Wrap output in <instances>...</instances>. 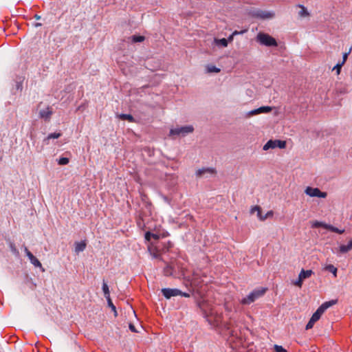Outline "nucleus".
<instances>
[{
  "instance_id": "f257e3e1",
  "label": "nucleus",
  "mask_w": 352,
  "mask_h": 352,
  "mask_svg": "<svg viewBox=\"0 0 352 352\" xmlns=\"http://www.w3.org/2000/svg\"><path fill=\"white\" fill-rule=\"evenodd\" d=\"M198 306L201 309L204 316L210 324L217 327L222 325L221 314L217 313V311L210 302L203 298L198 302Z\"/></svg>"
},
{
  "instance_id": "f03ea898",
  "label": "nucleus",
  "mask_w": 352,
  "mask_h": 352,
  "mask_svg": "<svg viewBox=\"0 0 352 352\" xmlns=\"http://www.w3.org/2000/svg\"><path fill=\"white\" fill-rule=\"evenodd\" d=\"M267 289L264 287H261L253 290L249 295L246 297L243 298L240 300V303L243 305H250L254 302L258 298L262 297L266 292Z\"/></svg>"
},
{
  "instance_id": "7ed1b4c3",
  "label": "nucleus",
  "mask_w": 352,
  "mask_h": 352,
  "mask_svg": "<svg viewBox=\"0 0 352 352\" xmlns=\"http://www.w3.org/2000/svg\"><path fill=\"white\" fill-rule=\"evenodd\" d=\"M256 41L261 45L267 47H276V40L268 34L259 32L256 36Z\"/></svg>"
},
{
  "instance_id": "20e7f679",
  "label": "nucleus",
  "mask_w": 352,
  "mask_h": 352,
  "mask_svg": "<svg viewBox=\"0 0 352 352\" xmlns=\"http://www.w3.org/2000/svg\"><path fill=\"white\" fill-rule=\"evenodd\" d=\"M194 131V128L191 125L177 127L175 129H171L170 130V136H185L188 133H192Z\"/></svg>"
},
{
  "instance_id": "39448f33",
  "label": "nucleus",
  "mask_w": 352,
  "mask_h": 352,
  "mask_svg": "<svg viewBox=\"0 0 352 352\" xmlns=\"http://www.w3.org/2000/svg\"><path fill=\"white\" fill-rule=\"evenodd\" d=\"M336 300H332L330 301H327L322 304L318 309L314 313L311 318H313V320L318 321L323 313L331 306L335 305L336 303Z\"/></svg>"
},
{
  "instance_id": "423d86ee",
  "label": "nucleus",
  "mask_w": 352,
  "mask_h": 352,
  "mask_svg": "<svg viewBox=\"0 0 352 352\" xmlns=\"http://www.w3.org/2000/svg\"><path fill=\"white\" fill-rule=\"evenodd\" d=\"M320 227L340 234H343L344 232V229H339L336 227H334L332 225L327 224L322 221H314L311 222V228H316Z\"/></svg>"
},
{
  "instance_id": "0eeeda50",
  "label": "nucleus",
  "mask_w": 352,
  "mask_h": 352,
  "mask_svg": "<svg viewBox=\"0 0 352 352\" xmlns=\"http://www.w3.org/2000/svg\"><path fill=\"white\" fill-rule=\"evenodd\" d=\"M305 192L311 197L326 198L327 196V192H322L318 188H312L310 186L306 188Z\"/></svg>"
},
{
  "instance_id": "6e6552de",
  "label": "nucleus",
  "mask_w": 352,
  "mask_h": 352,
  "mask_svg": "<svg viewBox=\"0 0 352 352\" xmlns=\"http://www.w3.org/2000/svg\"><path fill=\"white\" fill-rule=\"evenodd\" d=\"M285 148L286 147V142L279 140H269L264 146L263 150L267 151L270 148Z\"/></svg>"
},
{
  "instance_id": "1a4fd4ad",
  "label": "nucleus",
  "mask_w": 352,
  "mask_h": 352,
  "mask_svg": "<svg viewBox=\"0 0 352 352\" xmlns=\"http://www.w3.org/2000/svg\"><path fill=\"white\" fill-rule=\"evenodd\" d=\"M148 250L153 258H159L162 252L161 242L157 241L156 244L153 242L150 243V244L148 245Z\"/></svg>"
},
{
  "instance_id": "9d476101",
  "label": "nucleus",
  "mask_w": 352,
  "mask_h": 352,
  "mask_svg": "<svg viewBox=\"0 0 352 352\" xmlns=\"http://www.w3.org/2000/svg\"><path fill=\"white\" fill-rule=\"evenodd\" d=\"M24 251L26 256L28 257L30 263L36 267H39L41 272H45V269L43 267L41 262L33 255V254L28 249L27 247H24Z\"/></svg>"
},
{
  "instance_id": "9b49d317",
  "label": "nucleus",
  "mask_w": 352,
  "mask_h": 352,
  "mask_svg": "<svg viewBox=\"0 0 352 352\" xmlns=\"http://www.w3.org/2000/svg\"><path fill=\"white\" fill-rule=\"evenodd\" d=\"M162 293L166 298L169 299L173 296H179L181 291L178 289L164 288L162 289Z\"/></svg>"
},
{
  "instance_id": "f8f14e48",
  "label": "nucleus",
  "mask_w": 352,
  "mask_h": 352,
  "mask_svg": "<svg viewBox=\"0 0 352 352\" xmlns=\"http://www.w3.org/2000/svg\"><path fill=\"white\" fill-rule=\"evenodd\" d=\"M254 16L262 19H266L274 18L275 14L274 12L270 11L258 10L254 14Z\"/></svg>"
},
{
  "instance_id": "ddd939ff",
  "label": "nucleus",
  "mask_w": 352,
  "mask_h": 352,
  "mask_svg": "<svg viewBox=\"0 0 352 352\" xmlns=\"http://www.w3.org/2000/svg\"><path fill=\"white\" fill-rule=\"evenodd\" d=\"M352 249V239L349 241L347 245H341L336 250L337 254H345Z\"/></svg>"
},
{
  "instance_id": "4468645a",
  "label": "nucleus",
  "mask_w": 352,
  "mask_h": 352,
  "mask_svg": "<svg viewBox=\"0 0 352 352\" xmlns=\"http://www.w3.org/2000/svg\"><path fill=\"white\" fill-rule=\"evenodd\" d=\"M52 115V108L47 107V108L42 109L39 112L40 118L45 120H49Z\"/></svg>"
},
{
  "instance_id": "2eb2a0df",
  "label": "nucleus",
  "mask_w": 352,
  "mask_h": 352,
  "mask_svg": "<svg viewBox=\"0 0 352 352\" xmlns=\"http://www.w3.org/2000/svg\"><path fill=\"white\" fill-rule=\"evenodd\" d=\"M272 111V107L265 106L254 109L249 112V116H254L263 113H269Z\"/></svg>"
},
{
  "instance_id": "dca6fc26",
  "label": "nucleus",
  "mask_w": 352,
  "mask_h": 352,
  "mask_svg": "<svg viewBox=\"0 0 352 352\" xmlns=\"http://www.w3.org/2000/svg\"><path fill=\"white\" fill-rule=\"evenodd\" d=\"M187 280L190 282L192 287H199L201 283L204 280H199L198 274L194 273L191 278H188Z\"/></svg>"
},
{
  "instance_id": "f3484780",
  "label": "nucleus",
  "mask_w": 352,
  "mask_h": 352,
  "mask_svg": "<svg viewBox=\"0 0 352 352\" xmlns=\"http://www.w3.org/2000/svg\"><path fill=\"white\" fill-rule=\"evenodd\" d=\"M175 269L172 263L166 264V267L163 270L164 276H169L174 274Z\"/></svg>"
},
{
  "instance_id": "a211bd4d",
  "label": "nucleus",
  "mask_w": 352,
  "mask_h": 352,
  "mask_svg": "<svg viewBox=\"0 0 352 352\" xmlns=\"http://www.w3.org/2000/svg\"><path fill=\"white\" fill-rule=\"evenodd\" d=\"M215 173V170L214 168H203L201 169H199L196 172V175L198 177H201L205 173H210V174H214Z\"/></svg>"
},
{
  "instance_id": "6ab92c4d",
  "label": "nucleus",
  "mask_w": 352,
  "mask_h": 352,
  "mask_svg": "<svg viewBox=\"0 0 352 352\" xmlns=\"http://www.w3.org/2000/svg\"><path fill=\"white\" fill-rule=\"evenodd\" d=\"M314 274L313 271L311 270H302L298 275V276L302 279L305 280L306 278H309Z\"/></svg>"
},
{
  "instance_id": "aec40b11",
  "label": "nucleus",
  "mask_w": 352,
  "mask_h": 352,
  "mask_svg": "<svg viewBox=\"0 0 352 352\" xmlns=\"http://www.w3.org/2000/svg\"><path fill=\"white\" fill-rule=\"evenodd\" d=\"M86 248V243L85 241L77 242L75 243V251L78 253L82 252Z\"/></svg>"
},
{
  "instance_id": "412c9836",
  "label": "nucleus",
  "mask_w": 352,
  "mask_h": 352,
  "mask_svg": "<svg viewBox=\"0 0 352 352\" xmlns=\"http://www.w3.org/2000/svg\"><path fill=\"white\" fill-rule=\"evenodd\" d=\"M151 238L154 239L157 242L158 239L160 238V236L157 234H154V233H151L150 232H146L145 234V239L148 241H150Z\"/></svg>"
},
{
  "instance_id": "4be33fe9",
  "label": "nucleus",
  "mask_w": 352,
  "mask_h": 352,
  "mask_svg": "<svg viewBox=\"0 0 352 352\" xmlns=\"http://www.w3.org/2000/svg\"><path fill=\"white\" fill-rule=\"evenodd\" d=\"M298 7L300 8V10L298 12V15L300 17H306L309 15V13L304 6L298 5Z\"/></svg>"
},
{
  "instance_id": "5701e85b",
  "label": "nucleus",
  "mask_w": 352,
  "mask_h": 352,
  "mask_svg": "<svg viewBox=\"0 0 352 352\" xmlns=\"http://www.w3.org/2000/svg\"><path fill=\"white\" fill-rule=\"evenodd\" d=\"M325 270L332 273L334 277L337 276L338 269L333 265L329 264L325 267Z\"/></svg>"
},
{
  "instance_id": "b1692460",
  "label": "nucleus",
  "mask_w": 352,
  "mask_h": 352,
  "mask_svg": "<svg viewBox=\"0 0 352 352\" xmlns=\"http://www.w3.org/2000/svg\"><path fill=\"white\" fill-rule=\"evenodd\" d=\"M102 290H103V292H104L106 299L110 298L109 289V287H108L107 283L104 280L103 281V283H102Z\"/></svg>"
},
{
  "instance_id": "393cba45",
  "label": "nucleus",
  "mask_w": 352,
  "mask_h": 352,
  "mask_svg": "<svg viewBox=\"0 0 352 352\" xmlns=\"http://www.w3.org/2000/svg\"><path fill=\"white\" fill-rule=\"evenodd\" d=\"M214 42L217 45H221L223 47L228 46V41L226 38H221V39L214 38Z\"/></svg>"
},
{
  "instance_id": "a878e982",
  "label": "nucleus",
  "mask_w": 352,
  "mask_h": 352,
  "mask_svg": "<svg viewBox=\"0 0 352 352\" xmlns=\"http://www.w3.org/2000/svg\"><path fill=\"white\" fill-rule=\"evenodd\" d=\"M173 247V243L170 241H167L166 243H162L161 242V248L162 252L168 251Z\"/></svg>"
},
{
  "instance_id": "bb28decb",
  "label": "nucleus",
  "mask_w": 352,
  "mask_h": 352,
  "mask_svg": "<svg viewBox=\"0 0 352 352\" xmlns=\"http://www.w3.org/2000/svg\"><path fill=\"white\" fill-rule=\"evenodd\" d=\"M61 133H50L47 137L45 139V141H48L50 139H57L61 136Z\"/></svg>"
},
{
  "instance_id": "cd10ccee",
  "label": "nucleus",
  "mask_w": 352,
  "mask_h": 352,
  "mask_svg": "<svg viewBox=\"0 0 352 352\" xmlns=\"http://www.w3.org/2000/svg\"><path fill=\"white\" fill-rule=\"evenodd\" d=\"M119 118L122 120H128L129 122H133V117L130 114H120Z\"/></svg>"
},
{
  "instance_id": "c85d7f7f",
  "label": "nucleus",
  "mask_w": 352,
  "mask_h": 352,
  "mask_svg": "<svg viewBox=\"0 0 352 352\" xmlns=\"http://www.w3.org/2000/svg\"><path fill=\"white\" fill-rule=\"evenodd\" d=\"M144 36H137L133 35L131 37V41L133 43H138V42H142L144 41Z\"/></svg>"
},
{
  "instance_id": "c756f323",
  "label": "nucleus",
  "mask_w": 352,
  "mask_h": 352,
  "mask_svg": "<svg viewBox=\"0 0 352 352\" xmlns=\"http://www.w3.org/2000/svg\"><path fill=\"white\" fill-rule=\"evenodd\" d=\"M108 305L111 308V310L114 312V316H117V311L116 306L113 304L111 298H107Z\"/></svg>"
},
{
  "instance_id": "7c9ffc66",
  "label": "nucleus",
  "mask_w": 352,
  "mask_h": 352,
  "mask_svg": "<svg viewBox=\"0 0 352 352\" xmlns=\"http://www.w3.org/2000/svg\"><path fill=\"white\" fill-rule=\"evenodd\" d=\"M69 160L67 157H60L58 161V163L59 165H66L69 163Z\"/></svg>"
},
{
  "instance_id": "2f4dec72",
  "label": "nucleus",
  "mask_w": 352,
  "mask_h": 352,
  "mask_svg": "<svg viewBox=\"0 0 352 352\" xmlns=\"http://www.w3.org/2000/svg\"><path fill=\"white\" fill-rule=\"evenodd\" d=\"M343 66V63H338L333 68V70H336L337 74H340L341 68Z\"/></svg>"
},
{
  "instance_id": "473e14b6",
  "label": "nucleus",
  "mask_w": 352,
  "mask_h": 352,
  "mask_svg": "<svg viewBox=\"0 0 352 352\" xmlns=\"http://www.w3.org/2000/svg\"><path fill=\"white\" fill-rule=\"evenodd\" d=\"M207 69H208V72H215V73H218L220 72V69L217 67H216L215 66H213V65H211V66H208L207 67Z\"/></svg>"
},
{
  "instance_id": "72a5a7b5",
  "label": "nucleus",
  "mask_w": 352,
  "mask_h": 352,
  "mask_svg": "<svg viewBox=\"0 0 352 352\" xmlns=\"http://www.w3.org/2000/svg\"><path fill=\"white\" fill-rule=\"evenodd\" d=\"M316 322L317 321H316V320H313V318H311L309 321L308 322V323L306 325V329L308 330V329H311L314 327L315 322Z\"/></svg>"
},
{
  "instance_id": "f704fd0d",
  "label": "nucleus",
  "mask_w": 352,
  "mask_h": 352,
  "mask_svg": "<svg viewBox=\"0 0 352 352\" xmlns=\"http://www.w3.org/2000/svg\"><path fill=\"white\" fill-rule=\"evenodd\" d=\"M316 322L317 321H316V320H313V318H311L309 321L308 322V323L306 325V329L308 330V329H311L314 327L315 322Z\"/></svg>"
},
{
  "instance_id": "c9c22d12",
  "label": "nucleus",
  "mask_w": 352,
  "mask_h": 352,
  "mask_svg": "<svg viewBox=\"0 0 352 352\" xmlns=\"http://www.w3.org/2000/svg\"><path fill=\"white\" fill-rule=\"evenodd\" d=\"M274 351L275 352H287L286 349H285L282 346L274 345Z\"/></svg>"
},
{
  "instance_id": "e433bc0d",
  "label": "nucleus",
  "mask_w": 352,
  "mask_h": 352,
  "mask_svg": "<svg viewBox=\"0 0 352 352\" xmlns=\"http://www.w3.org/2000/svg\"><path fill=\"white\" fill-rule=\"evenodd\" d=\"M273 211L272 210H270L268 211L265 216H263V217H261V221H264L266 219H267L268 217H272L273 216Z\"/></svg>"
},
{
  "instance_id": "4c0bfd02",
  "label": "nucleus",
  "mask_w": 352,
  "mask_h": 352,
  "mask_svg": "<svg viewBox=\"0 0 352 352\" xmlns=\"http://www.w3.org/2000/svg\"><path fill=\"white\" fill-rule=\"evenodd\" d=\"M302 282H303V280H302L299 276H298V280H296V281H294L293 283V284L298 287H301L302 285Z\"/></svg>"
},
{
  "instance_id": "58836bf2",
  "label": "nucleus",
  "mask_w": 352,
  "mask_h": 352,
  "mask_svg": "<svg viewBox=\"0 0 352 352\" xmlns=\"http://www.w3.org/2000/svg\"><path fill=\"white\" fill-rule=\"evenodd\" d=\"M254 209H256L257 216L259 218V219L261 220V217H263V215L261 214V208L259 206H254Z\"/></svg>"
},
{
  "instance_id": "ea45409f",
  "label": "nucleus",
  "mask_w": 352,
  "mask_h": 352,
  "mask_svg": "<svg viewBox=\"0 0 352 352\" xmlns=\"http://www.w3.org/2000/svg\"><path fill=\"white\" fill-rule=\"evenodd\" d=\"M10 249H11V251L15 254V255H18L19 254V251L17 250V249L16 248V247L14 246V245L13 243H11L10 244Z\"/></svg>"
},
{
  "instance_id": "a19ab883",
  "label": "nucleus",
  "mask_w": 352,
  "mask_h": 352,
  "mask_svg": "<svg viewBox=\"0 0 352 352\" xmlns=\"http://www.w3.org/2000/svg\"><path fill=\"white\" fill-rule=\"evenodd\" d=\"M142 221H143V219H142V218H140L137 221V224H138V227H140V228L144 226V223H142Z\"/></svg>"
},
{
  "instance_id": "79ce46f5",
  "label": "nucleus",
  "mask_w": 352,
  "mask_h": 352,
  "mask_svg": "<svg viewBox=\"0 0 352 352\" xmlns=\"http://www.w3.org/2000/svg\"><path fill=\"white\" fill-rule=\"evenodd\" d=\"M179 296H184V297L188 298V297H190V294H189V293L182 292L181 291V294H179Z\"/></svg>"
},
{
  "instance_id": "37998d69",
  "label": "nucleus",
  "mask_w": 352,
  "mask_h": 352,
  "mask_svg": "<svg viewBox=\"0 0 352 352\" xmlns=\"http://www.w3.org/2000/svg\"><path fill=\"white\" fill-rule=\"evenodd\" d=\"M129 329H130V330H131L132 332H137V330H136V329H135V326H134L133 324H129Z\"/></svg>"
},
{
  "instance_id": "c03bdc74",
  "label": "nucleus",
  "mask_w": 352,
  "mask_h": 352,
  "mask_svg": "<svg viewBox=\"0 0 352 352\" xmlns=\"http://www.w3.org/2000/svg\"><path fill=\"white\" fill-rule=\"evenodd\" d=\"M347 57H348V54L347 53L344 54L342 61L341 62V63H343V65L345 63V62L347 59Z\"/></svg>"
},
{
  "instance_id": "a18cd8bd",
  "label": "nucleus",
  "mask_w": 352,
  "mask_h": 352,
  "mask_svg": "<svg viewBox=\"0 0 352 352\" xmlns=\"http://www.w3.org/2000/svg\"><path fill=\"white\" fill-rule=\"evenodd\" d=\"M141 197H142V201H146V199H148L147 196H146V195H144V194H142V195H141Z\"/></svg>"
},
{
  "instance_id": "49530a36",
  "label": "nucleus",
  "mask_w": 352,
  "mask_h": 352,
  "mask_svg": "<svg viewBox=\"0 0 352 352\" xmlns=\"http://www.w3.org/2000/svg\"><path fill=\"white\" fill-rule=\"evenodd\" d=\"M182 274L184 278H187V276H186L185 272L183 271V270H182Z\"/></svg>"
},
{
  "instance_id": "de8ad7c7",
  "label": "nucleus",
  "mask_w": 352,
  "mask_h": 352,
  "mask_svg": "<svg viewBox=\"0 0 352 352\" xmlns=\"http://www.w3.org/2000/svg\"><path fill=\"white\" fill-rule=\"evenodd\" d=\"M255 211H256V209H254V207H253V208L251 209V212H252V213H254Z\"/></svg>"
},
{
  "instance_id": "09e8293b",
  "label": "nucleus",
  "mask_w": 352,
  "mask_h": 352,
  "mask_svg": "<svg viewBox=\"0 0 352 352\" xmlns=\"http://www.w3.org/2000/svg\"><path fill=\"white\" fill-rule=\"evenodd\" d=\"M34 17H35L36 19H41V16H38V15H37V14H36V15L34 16Z\"/></svg>"
},
{
  "instance_id": "8fccbe9b",
  "label": "nucleus",
  "mask_w": 352,
  "mask_h": 352,
  "mask_svg": "<svg viewBox=\"0 0 352 352\" xmlns=\"http://www.w3.org/2000/svg\"><path fill=\"white\" fill-rule=\"evenodd\" d=\"M41 23H36V26H41Z\"/></svg>"
}]
</instances>
